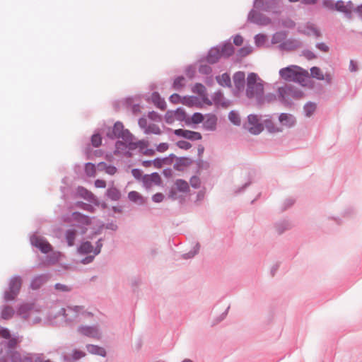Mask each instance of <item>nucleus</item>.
I'll list each match as a JSON object with an SVG mask.
<instances>
[{
    "label": "nucleus",
    "instance_id": "2f4dec72",
    "mask_svg": "<svg viewBox=\"0 0 362 362\" xmlns=\"http://www.w3.org/2000/svg\"><path fill=\"white\" fill-rule=\"evenodd\" d=\"M175 115L176 120L184 122L187 126L189 115L187 113L184 107L180 106L175 110Z\"/></svg>",
    "mask_w": 362,
    "mask_h": 362
},
{
    "label": "nucleus",
    "instance_id": "4c0bfd02",
    "mask_svg": "<svg viewBox=\"0 0 362 362\" xmlns=\"http://www.w3.org/2000/svg\"><path fill=\"white\" fill-rule=\"evenodd\" d=\"M202 139V135L200 132L187 129L185 139L192 141H199Z\"/></svg>",
    "mask_w": 362,
    "mask_h": 362
},
{
    "label": "nucleus",
    "instance_id": "8fccbe9b",
    "mask_svg": "<svg viewBox=\"0 0 362 362\" xmlns=\"http://www.w3.org/2000/svg\"><path fill=\"white\" fill-rule=\"evenodd\" d=\"M76 238V232L74 229H68L65 232V238L69 246L74 245Z\"/></svg>",
    "mask_w": 362,
    "mask_h": 362
},
{
    "label": "nucleus",
    "instance_id": "680f3d73",
    "mask_svg": "<svg viewBox=\"0 0 362 362\" xmlns=\"http://www.w3.org/2000/svg\"><path fill=\"white\" fill-rule=\"evenodd\" d=\"M189 183L193 189H199L201 186V180L198 175H194L189 179Z\"/></svg>",
    "mask_w": 362,
    "mask_h": 362
},
{
    "label": "nucleus",
    "instance_id": "423d86ee",
    "mask_svg": "<svg viewBox=\"0 0 362 362\" xmlns=\"http://www.w3.org/2000/svg\"><path fill=\"white\" fill-rule=\"evenodd\" d=\"M264 82L254 72H250V101H261L264 93Z\"/></svg>",
    "mask_w": 362,
    "mask_h": 362
},
{
    "label": "nucleus",
    "instance_id": "6ab92c4d",
    "mask_svg": "<svg viewBox=\"0 0 362 362\" xmlns=\"http://www.w3.org/2000/svg\"><path fill=\"white\" fill-rule=\"evenodd\" d=\"M173 168L177 171H183L185 167L189 166L193 163V160L188 156L178 157L176 156Z\"/></svg>",
    "mask_w": 362,
    "mask_h": 362
},
{
    "label": "nucleus",
    "instance_id": "c9c22d12",
    "mask_svg": "<svg viewBox=\"0 0 362 362\" xmlns=\"http://www.w3.org/2000/svg\"><path fill=\"white\" fill-rule=\"evenodd\" d=\"M78 330L86 337H94V334L97 332L95 327L88 325H81L78 327Z\"/></svg>",
    "mask_w": 362,
    "mask_h": 362
},
{
    "label": "nucleus",
    "instance_id": "49530a36",
    "mask_svg": "<svg viewBox=\"0 0 362 362\" xmlns=\"http://www.w3.org/2000/svg\"><path fill=\"white\" fill-rule=\"evenodd\" d=\"M262 122L264 128L265 127L269 132H276L279 131V129L276 127L274 122L269 118L262 117Z\"/></svg>",
    "mask_w": 362,
    "mask_h": 362
},
{
    "label": "nucleus",
    "instance_id": "bf43d9fd",
    "mask_svg": "<svg viewBox=\"0 0 362 362\" xmlns=\"http://www.w3.org/2000/svg\"><path fill=\"white\" fill-rule=\"evenodd\" d=\"M267 40V37L264 34H258L255 36V42L257 47L263 46Z\"/></svg>",
    "mask_w": 362,
    "mask_h": 362
},
{
    "label": "nucleus",
    "instance_id": "c756f323",
    "mask_svg": "<svg viewBox=\"0 0 362 362\" xmlns=\"http://www.w3.org/2000/svg\"><path fill=\"white\" fill-rule=\"evenodd\" d=\"M77 252L80 255H89L93 252V246L88 240H83L77 247Z\"/></svg>",
    "mask_w": 362,
    "mask_h": 362
},
{
    "label": "nucleus",
    "instance_id": "aec40b11",
    "mask_svg": "<svg viewBox=\"0 0 362 362\" xmlns=\"http://www.w3.org/2000/svg\"><path fill=\"white\" fill-rule=\"evenodd\" d=\"M91 217L79 211L71 214V219L78 223V226H88L91 223Z\"/></svg>",
    "mask_w": 362,
    "mask_h": 362
},
{
    "label": "nucleus",
    "instance_id": "79ce46f5",
    "mask_svg": "<svg viewBox=\"0 0 362 362\" xmlns=\"http://www.w3.org/2000/svg\"><path fill=\"white\" fill-rule=\"evenodd\" d=\"M96 165L93 163H86L84 166V173L88 177H95Z\"/></svg>",
    "mask_w": 362,
    "mask_h": 362
},
{
    "label": "nucleus",
    "instance_id": "052dcab7",
    "mask_svg": "<svg viewBox=\"0 0 362 362\" xmlns=\"http://www.w3.org/2000/svg\"><path fill=\"white\" fill-rule=\"evenodd\" d=\"M185 77L181 75L177 76L173 81V87L175 89H180L185 86L183 81H185Z\"/></svg>",
    "mask_w": 362,
    "mask_h": 362
},
{
    "label": "nucleus",
    "instance_id": "4be33fe9",
    "mask_svg": "<svg viewBox=\"0 0 362 362\" xmlns=\"http://www.w3.org/2000/svg\"><path fill=\"white\" fill-rule=\"evenodd\" d=\"M187 120V126L196 129L199 124L204 122V115L202 112H196L191 116L189 115V119Z\"/></svg>",
    "mask_w": 362,
    "mask_h": 362
},
{
    "label": "nucleus",
    "instance_id": "3c124183",
    "mask_svg": "<svg viewBox=\"0 0 362 362\" xmlns=\"http://www.w3.org/2000/svg\"><path fill=\"white\" fill-rule=\"evenodd\" d=\"M76 206L83 210L91 212V213L95 211L94 206L90 203H86L82 201H78L76 202Z\"/></svg>",
    "mask_w": 362,
    "mask_h": 362
},
{
    "label": "nucleus",
    "instance_id": "412c9836",
    "mask_svg": "<svg viewBox=\"0 0 362 362\" xmlns=\"http://www.w3.org/2000/svg\"><path fill=\"white\" fill-rule=\"evenodd\" d=\"M182 105L188 107H196L198 108L203 107V103L200 102L198 96L196 95H185L182 98Z\"/></svg>",
    "mask_w": 362,
    "mask_h": 362
},
{
    "label": "nucleus",
    "instance_id": "ddd939ff",
    "mask_svg": "<svg viewBox=\"0 0 362 362\" xmlns=\"http://www.w3.org/2000/svg\"><path fill=\"white\" fill-rule=\"evenodd\" d=\"M303 46L302 42L297 39H287L279 45V49L284 51H294Z\"/></svg>",
    "mask_w": 362,
    "mask_h": 362
},
{
    "label": "nucleus",
    "instance_id": "393cba45",
    "mask_svg": "<svg viewBox=\"0 0 362 362\" xmlns=\"http://www.w3.org/2000/svg\"><path fill=\"white\" fill-rule=\"evenodd\" d=\"M279 122L288 128H291L295 126L296 123V117L288 113H281L279 117Z\"/></svg>",
    "mask_w": 362,
    "mask_h": 362
},
{
    "label": "nucleus",
    "instance_id": "0e129e2a",
    "mask_svg": "<svg viewBox=\"0 0 362 362\" xmlns=\"http://www.w3.org/2000/svg\"><path fill=\"white\" fill-rule=\"evenodd\" d=\"M148 118L153 122H159L162 120L161 115L156 111L151 110L148 112Z\"/></svg>",
    "mask_w": 362,
    "mask_h": 362
},
{
    "label": "nucleus",
    "instance_id": "4d7b16f0",
    "mask_svg": "<svg viewBox=\"0 0 362 362\" xmlns=\"http://www.w3.org/2000/svg\"><path fill=\"white\" fill-rule=\"evenodd\" d=\"M254 7L261 11H267L269 8L267 0H255Z\"/></svg>",
    "mask_w": 362,
    "mask_h": 362
},
{
    "label": "nucleus",
    "instance_id": "bb28decb",
    "mask_svg": "<svg viewBox=\"0 0 362 362\" xmlns=\"http://www.w3.org/2000/svg\"><path fill=\"white\" fill-rule=\"evenodd\" d=\"M105 196L113 202H117L121 199L122 194L113 184L107 189Z\"/></svg>",
    "mask_w": 362,
    "mask_h": 362
},
{
    "label": "nucleus",
    "instance_id": "774afa93",
    "mask_svg": "<svg viewBox=\"0 0 362 362\" xmlns=\"http://www.w3.org/2000/svg\"><path fill=\"white\" fill-rule=\"evenodd\" d=\"M175 144L179 148L182 150H189L192 147V144L185 140H180Z\"/></svg>",
    "mask_w": 362,
    "mask_h": 362
},
{
    "label": "nucleus",
    "instance_id": "9b49d317",
    "mask_svg": "<svg viewBox=\"0 0 362 362\" xmlns=\"http://www.w3.org/2000/svg\"><path fill=\"white\" fill-rule=\"evenodd\" d=\"M263 129L262 117L250 114V134H259Z\"/></svg>",
    "mask_w": 362,
    "mask_h": 362
},
{
    "label": "nucleus",
    "instance_id": "20e7f679",
    "mask_svg": "<svg viewBox=\"0 0 362 362\" xmlns=\"http://www.w3.org/2000/svg\"><path fill=\"white\" fill-rule=\"evenodd\" d=\"M22 286V277L16 274L11 276L8 281L7 290L4 293V300L6 303L16 300Z\"/></svg>",
    "mask_w": 362,
    "mask_h": 362
},
{
    "label": "nucleus",
    "instance_id": "72a5a7b5",
    "mask_svg": "<svg viewBox=\"0 0 362 362\" xmlns=\"http://www.w3.org/2000/svg\"><path fill=\"white\" fill-rule=\"evenodd\" d=\"M128 199L134 203L143 204L146 202V199L139 192L132 190L128 193Z\"/></svg>",
    "mask_w": 362,
    "mask_h": 362
},
{
    "label": "nucleus",
    "instance_id": "f3484780",
    "mask_svg": "<svg viewBox=\"0 0 362 362\" xmlns=\"http://www.w3.org/2000/svg\"><path fill=\"white\" fill-rule=\"evenodd\" d=\"M212 104L214 103L216 106H221L222 107L226 108L230 105L229 100H226L223 92L221 90H216L211 95Z\"/></svg>",
    "mask_w": 362,
    "mask_h": 362
},
{
    "label": "nucleus",
    "instance_id": "cd10ccee",
    "mask_svg": "<svg viewBox=\"0 0 362 362\" xmlns=\"http://www.w3.org/2000/svg\"><path fill=\"white\" fill-rule=\"evenodd\" d=\"M48 279L47 274H39L33 278L30 284V288L32 290L39 289L43 284H45Z\"/></svg>",
    "mask_w": 362,
    "mask_h": 362
},
{
    "label": "nucleus",
    "instance_id": "5701e85b",
    "mask_svg": "<svg viewBox=\"0 0 362 362\" xmlns=\"http://www.w3.org/2000/svg\"><path fill=\"white\" fill-rule=\"evenodd\" d=\"M220 46L221 53L224 58L231 57L235 52V48L233 46L230 39L225 40Z\"/></svg>",
    "mask_w": 362,
    "mask_h": 362
},
{
    "label": "nucleus",
    "instance_id": "a878e982",
    "mask_svg": "<svg viewBox=\"0 0 362 362\" xmlns=\"http://www.w3.org/2000/svg\"><path fill=\"white\" fill-rule=\"evenodd\" d=\"M86 350L88 353L93 355L99 356L101 357L107 356V351L105 348L97 344H88L86 346Z\"/></svg>",
    "mask_w": 362,
    "mask_h": 362
},
{
    "label": "nucleus",
    "instance_id": "13d9d810",
    "mask_svg": "<svg viewBox=\"0 0 362 362\" xmlns=\"http://www.w3.org/2000/svg\"><path fill=\"white\" fill-rule=\"evenodd\" d=\"M229 309H230V305H228L227 307V308L225 310L224 312H223L221 315H219L218 316L215 317L213 320L212 326H215V325H218V323H220L221 322H222L223 320H225L226 316L228 315Z\"/></svg>",
    "mask_w": 362,
    "mask_h": 362
},
{
    "label": "nucleus",
    "instance_id": "f704fd0d",
    "mask_svg": "<svg viewBox=\"0 0 362 362\" xmlns=\"http://www.w3.org/2000/svg\"><path fill=\"white\" fill-rule=\"evenodd\" d=\"M299 32L308 36L313 34L316 37H321L320 31L313 24H308L305 30Z\"/></svg>",
    "mask_w": 362,
    "mask_h": 362
},
{
    "label": "nucleus",
    "instance_id": "09e8293b",
    "mask_svg": "<svg viewBox=\"0 0 362 362\" xmlns=\"http://www.w3.org/2000/svg\"><path fill=\"white\" fill-rule=\"evenodd\" d=\"M287 37V33L285 31H281L276 33L273 37H272V43L273 44H277V43H281L284 40H286Z\"/></svg>",
    "mask_w": 362,
    "mask_h": 362
},
{
    "label": "nucleus",
    "instance_id": "b1692460",
    "mask_svg": "<svg viewBox=\"0 0 362 362\" xmlns=\"http://www.w3.org/2000/svg\"><path fill=\"white\" fill-rule=\"evenodd\" d=\"M105 136L102 127L96 129L90 136L91 145L95 148H98L102 144L103 137Z\"/></svg>",
    "mask_w": 362,
    "mask_h": 362
},
{
    "label": "nucleus",
    "instance_id": "37998d69",
    "mask_svg": "<svg viewBox=\"0 0 362 362\" xmlns=\"http://www.w3.org/2000/svg\"><path fill=\"white\" fill-rule=\"evenodd\" d=\"M317 105L315 103L308 102L303 107V110L306 117H311L315 112Z\"/></svg>",
    "mask_w": 362,
    "mask_h": 362
},
{
    "label": "nucleus",
    "instance_id": "69168bd1",
    "mask_svg": "<svg viewBox=\"0 0 362 362\" xmlns=\"http://www.w3.org/2000/svg\"><path fill=\"white\" fill-rule=\"evenodd\" d=\"M198 71L202 74L208 76L212 74V68L207 64H200L198 68Z\"/></svg>",
    "mask_w": 362,
    "mask_h": 362
},
{
    "label": "nucleus",
    "instance_id": "2eb2a0df",
    "mask_svg": "<svg viewBox=\"0 0 362 362\" xmlns=\"http://www.w3.org/2000/svg\"><path fill=\"white\" fill-rule=\"evenodd\" d=\"M147 102H151L153 105L160 110H165L167 108V104L163 98H162L158 91H153L151 97L146 98Z\"/></svg>",
    "mask_w": 362,
    "mask_h": 362
},
{
    "label": "nucleus",
    "instance_id": "e433bc0d",
    "mask_svg": "<svg viewBox=\"0 0 362 362\" xmlns=\"http://www.w3.org/2000/svg\"><path fill=\"white\" fill-rule=\"evenodd\" d=\"M175 184L178 192L186 193L189 191V184L183 179H177Z\"/></svg>",
    "mask_w": 362,
    "mask_h": 362
},
{
    "label": "nucleus",
    "instance_id": "f8f14e48",
    "mask_svg": "<svg viewBox=\"0 0 362 362\" xmlns=\"http://www.w3.org/2000/svg\"><path fill=\"white\" fill-rule=\"evenodd\" d=\"M298 68L296 66H288L286 68H283L280 69L279 74L280 76L287 81H297L298 80L299 74L295 70V69Z\"/></svg>",
    "mask_w": 362,
    "mask_h": 362
},
{
    "label": "nucleus",
    "instance_id": "5fc2aeb1",
    "mask_svg": "<svg viewBox=\"0 0 362 362\" xmlns=\"http://www.w3.org/2000/svg\"><path fill=\"white\" fill-rule=\"evenodd\" d=\"M165 122L168 124H172L175 119V110H168L164 115Z\"/></svg>",
    "mask_w": 362,
    "mask_h": 362
},
{
    "label": "nucleus",
    "instance_id": "7ed1b4c3",
    "mask_svg": "<svg viewBox=\"0 0 362 362\" xmlns=\"http://www.w3.org/2000/svg\"><path fill=\"white\" fill-rule=\"evenodd\" d=\"M303 96V91L292 84H286L278 88L279 100L285 107H291L293 100H299Z\"/></svg>",
    "mask_w": 362,
    "mask_h": 362
},
{
    "label": "nucleus",
    "instance_id": "0eeeda50",
    "mask_svg": "<svg viewBox=\"0 0 362 362\" xmlns=\"http://www.w3.org/2000/svg\"><path fill=\"white\" fill-rule=\"evenodd\" d=\"M105 136L109 139L114 140L117 139H123L124 132L129 131L128 129H124V124L120 121H117L112 127L107 126L104 123L102 126Z\"/></svg>",
    "mask_w": 362,
    "mask_h": 362
},
{
    "label": "nucleus",
    "instance_id": "6e6d98bb",
    "mask_svg": "<svg viewBox=\"0 0 362 362\" xmlns=\"http://www.w3.org/2000/svg\"><path fill=\"white\" fill-rule=\"evenodd\" d=\"M86 353L81 350L74 349L71 352V358L73 361L80 360L81 358L86 356Z\"/></svg>",
    "mask_w": 362,
    "mask_h": 362
},
{
    "label": "nucleus",
    "instance_id": "c03bdc74",
    "mask_svg": "<svg viewBox=\"0 0 362 362\" xmlns=\"http://www.w3.org/2000/svg\"><path fill=\"white\" fill-rule=\"evenodd\" d=\"M228 119L235 126H240L241 124L240 115L235 110H231L228 113Z\"/></svg>",
    "mask_w": 362,
    "mask_h": 362
},
{
    "label": "nucleus",
    "instance_id": "de8ad7c7",
    "mask_svg": "<svg viewBox=\"0 0 362 362\" xmlns=\"http://www.w3.org/2000/svg\"><path fill=\"white\" fill-rule=\"evenodd\" d=\"M200 250V245L199 243H197L194 247L187 253H185L182 255L184 259H188L193 258L197 254H198Z\"/></svg>",
    "mask_w": 362,
    "mask_h": 362
},
{
    "label": "nucleus",
    "instance_id": "6e6552de",
    "mask_svg": "<svg viewBox=\"0 0 362 362\" xmlns=\"http://www.w3.org/2000/svg\"><path fill=\"white\" fill-rule=\"evenodd\" d=\"M37 233L38 232L35 231L30 236V243L31 246L37 248L42 254H48L49 252L52 251V245L45 238L37 235Z\"/></svg>",
    "mask_w": 362,
    "mask_h": 362
},
{
    "label": "nucleus",
    "instance_id": "58836bf2",
    "mask_svg": "<svg viewBox=\"0 0 362 362\" xmlns=\"http://www.w3.org/2000/svg\"><path fill=\"white\" fill-rule=\"evenodd\" d=\"M31 309V306L28 303L21 304L17 309V313L23 318L27 319L28 317V312Z\"/></svg>",
    "mask_w": 362,
    "mask_h": 362
},
{
    "label": "nucleus",
    "instance_id": "ea45409f",
    "mask_svg": "<svg viewBox=\"0 0 362 362\" xmlns=\"http://www.w3.org/2000/svg\"><path fill=\"white\" fill-rule=\"evenodd\" d=\"M276 100V95L274 93H267L264 95V93L262 94V100L261 101H257L256 104L258 106H262L265 103H269Z\"/></svg>",
    "mask_w": 362,
    "mask_h": 362
},
{
    "label": "nucleus",
    "instance_id": "a19ab883",
    "mask_svg": "<svg viewBox=\"0 0 362 362\" xmlns=\"http://www.w3.org/2000/svg\"><path fill=\"white\" fill-rule=\"evenodd\" d=\"M9 361L10 362H35V360H33L30 354L21 357V354H16V355L13 356V358Z\"/></svg>",
    "mask_w": 362,
    "mask_h": 362
},
{
    "label": "nucleus",
    "instance_id": "f03ea898",
    "mask_svg": "<svg viewBox=\"0 0 362 362\" xmlns=\"http://www.w3.org/2000/svg\"><path fill=\"white\" fill-rule=\"evenodd\" d=\"M122 140H117L115 144V150L113 153L115 155L122 154L127 158L132 157L131 151L138 148V141H134V136L131 132H124Z\"/></svg>",
    "mask_w": 362,
    "mask_h": 362
},
{
    "label": "nucleus",
    "instance_id": "7c9ffc66",
    "mask_svg": "<svg viewBox=\"0 0 362 362\" xmlns=\"http://www.w3.org/2000/svg\"><path fill=\"white\" fill-rule=\"evenodd\" d=\"M216 80L218 84L222 87L225 88H231V78L230 74L228 72H225L221 75H218L216 76Z\"/></svg>",
    "mask_w": 362,
    "mask_h": 362
},
{
    "label": "nucleus",
    "instance_id": "603ef678",
    "mask_svg": "<svg viewBox=\"0 0 362 362\" xmlns=\"http://www.w3.org/2000/svg\"><path fill=\"white\" fill-rule=\"evenodd\" d=\"M144 133L146 134H153L156 135H160L162 132L157 124H150L148 129H146V130L144 131Z\"/></svg>",
    "mask_w": 362,
    "mask_h": 362
},
{
    "label": "nucleus",
    "instance_id": "a211bd4d",
    "mask_svg": "<svg viewBox=\"0 0 362 362\" xmlns=\"http://www.w3.org/2000/svg\"><path fill=\"white\" fill-rule=\"evenodd\" d=\"M274 228L278 235H281L286 231L291 230L293 228V224L288 219H282L276 221L274 224Z\"/></svg>",
    "mask_w": 362,
    "mask_h": 362
},
{
    "label": "nucleus",
    "instance_id": "473e14b6",
    "mask_svg": "<svg viewBox=\"0 0 362 362\" xmlns=\"http://www.w3.org/2000/svg\"><path fill=\"white\" fill-rule=\"evenodd\" d=\"M15 313L13 308L8 305H3L1 306V317L3 320L11 319Z\"/></svg>",
    "mask_w": 362,
    "mask_h": 362
},
{
    "label": "nucleus",
    "instance_id": "864d4df0",
    "mask_svg": "<svg viewBox=\"0 0 362 362\" xmlns=\"http://www.w3.org/2000/svg\"><path fill=\"white\" fill-rule=\"evenodd\" d=\"M310 74L313 78H315L317 80H324V75L321 69L317 66H313L310 69Z\"/></svg>",
    "mask_w": 362,
    "mask_h": 362
},
{
    "label": "nucleus",
    "instance_id": "e2e57ef3",
    "mask_svg": "<svg viewBox=\"0 0 362 362\" xmlns=\"http://www.w3.org/2000/svg\"><path fill=\"white\" fill-rule=\"evenodd\" d=\"M192 90L194 93L199 95L206 91V87L201 83H196Z\"/></svg>",
    "mask_w": 362,
    "mask_h": 362
},
{
    "label": "nucleus",
    "instance_id": "4468645a",
    "mask_svg": "<svg viewBox=\"0 0 362 362\" xmlns=\"http://www.w3.org/2000/svg\"><path fill=\"white\" fill-rule=\"evenodd\" d=\"M206 120L202 122L203 128L206 131L214 132L216 129L218 118L214 113H207L204 115Z\"/></svg>",
    "mask_w": 362,
    "mask_h": 362
},
{
    "label": "nucleus",
    "instance_id": "338daca9",
    "mask_svg": "<svg viewBox=\"0 0 362 362\" xmlns=\"http://www.w3.org/2000/svg\"><path fill=\"white\" fill-rule=\"evenodd\" d=\"M182 98L183 96H181L180 94L175 93L170 95L168 100L173 104H182Z\"/></svg>",
    "mask_w": 362,
    "mask_h": 362
},
{
    "label": "nucleus",
    "instance_id": "a18cd8bd",
    "mask_svg": "<svg viewBox=\"0 0 362 362\" xmlns=\"http://www.w3.org/2000/svg\"><path fill=\"white\" fill-rule=\"evenodd\" d=\"M103 230V225H101L100 223L96 227H93L91 228V230L90 233H88L86 238L88 240H93L96 235H100Z\"/></svg>",
    "mask_w": 362,
    "mask_h": 362
},
{
    "label": "nucleus",
    "instance_id": "c85d7f7f",
    "mask_svg": "<svg viewBox=\"0 0 362 362\" xmlns=\"http://www.w3.org/2000/svg\"><path fill=\"white\" fill-rule=\"evenodd\" d=\"M76 190L78 194L85 200L88 201L89 203L92 204L93 202L95 200V198L96 196L86 187L83 186H78Z\"/></svg>",
    "mask_w": 362,
    "mask_h": 362
},
{
    "label": "nucleus",
    "instance_id": "1a4fd4ad",
    "mask_svg": "<svg viewBox=\"0 0 362 362\" xmlns=\"http://www.w3.org/2000/svg\"><path fill=\"white\" fill-rule=\"evenodd\" d=\"M221 57H223V56L221 53L220 46L216 45V46L212 47L208 51L206 56L201 57L198 60V62H206L209 64H214L217 63Z\"/></svg>",
    "mask_w": 362,
    "mask_h": 362
},
{
    "label": "nucleus",
    "instance_id": "dca6fc26",
    "mask_svg": "<svg viewBox=\"0 0 362 362\" xmlns=\"http://www.w3.org/2000/svg\"><path fill=\"white\" fill-rule=\"evenodd\" d=\"M45 255H46L45 257L40 258V262L37 264V267H46L49 265H54L59 260L58 255L55 254L53 250Z\"/></svg>",
    "mask_w": 362,
    "mask_h": 362
},
{
    "label": "nucleus",
    "instance_id": "9d476101",
    "mask_svg": "<svg viewBox=\"0 0 362 362\" xmlns=\"http://www.w3.org/2000/svg\"><path fill=\"white\" fill-rule=\"evenodd\" d=\"M335 6L334 11L344 13L345 16L348 18H351V13L354 10V4L352 1H349L345 3L342 0H339L335 2Z\"/></svg>",
    "mask_w": 362,
    "mask_h": 362
},
{
    "label": "nucleus",
    "instance_id": "39448f33",
    "mask_svg": "<svg viewBox=\"0 0 362 362\" xmlns=\"http://www.w3.org/2000/svg\"><path fill=\"white\" fill-rule=\"evenodd\" d=\"M233 80L235 86V88L233 90V95L236 97L240 96L246 86L245 95L249 98V74L245 78V72L236 71L233 76Z\"/></svg>",
    "mask_w": 362,
    "mask_h": 362
},
{
    "label": "nucleus",
    "instance_id": "f257e3e1",
    "mask_svg": "<svg viewBox=\"0 0 362 362\" xmlns=\"http://www.w3.org/2000/svg\"><path fill=\"white\" fill-rule=\"evenodd\" d=\"M5 340L0 342V362H8L16 354H20L17 351L18 344L21 340L16 334H11L9 331V337H3Z\"/></svg>",
    "mask_w": 362,
    "mask_h": 362
}]
</instances>
